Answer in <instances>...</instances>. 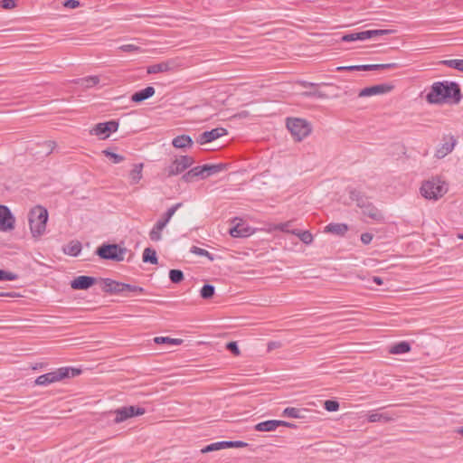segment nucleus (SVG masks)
Wrapping results in <instances>:
<instances>
[{"label": "nucleus", "mask_w": 463, "mask_h": 463, "mask_svg": "<svg viewBox=\"0 0 463 463\" xmlns=\"http://www.w3.org/2000/svg\"><path fill=\"white\" fill-rule=\"evenodd\" d=\"M28 221L33 237L39 238L45 232L48 211L44 207L37 205L29 212Z\"/></svg>", "instance_id": "f03ea898"}, {"label": "nucleus", "mask_w": 463, "mask_h": 463, "mask_svg": "<svg viewBox=\"0 0 463 463\" xmlns=\"http://www.w3.org/2000/svg\"><path fill=\"white\" fill-rule=\"evenodd\" d=\"M374 33H374L373 30H367V31L358 32L357 33V37H359V41H364V40L375 37Z\"/></svg>", "instance_id": "09e8293b"}, {"label": "nucleus", "mask_w": 463, "mask_h": 463, "mask_svg": "<svg viewBox=\"0 0 463 463\" xmlns=\"http://www.w3.org/2000/svg\"><path fill=\"white\" fill-rule=\"evenodd\" d=\"M457 140L453 136H445L443 143L436 149L435 156L437 158H443L452 152L456 146Z\"/></svg>", "instance_id": "ddd939ff"}, {"label": "nucleus", "mask_w": 463, "mask_h": 463, "mask_svg": "<svg viewBox=\"0 0 463 463\" xmlns=\"http://www.w3.org/2000/svg\"><path fill=\"white\" fill-rule=\"evenodd\" d=\"M102 290L108 294L124 295V283L113 280L111 279H102Z\"/></svg>", "instance_id": "2eb2a0df"}, {"label": "nucleus", "mask_w": 463, "mask_h": 463, "mask_svg": "<svg viewBox=\"0 0 463 463\" xmlns=\"http://www.w3.org/2000/svg\"><path fill=\"white\" fill-rule=\"evenodd\" d=\"M226 167H227V165L225 164H222V163L216 164V165H201L203 175V179L225 170Z\"/></svg>", "instance_id": "4be33fe9"}, {"label": "nucleus", "mask_w": 463, "mask_h": 463, "mask_svg": "<svg viewBox=\"0 0 463 463\" xmlns=\"http://www.w3.org/2000/svg\"><path fill=\"white\" fill-rule=\"evenodd\" d=\"M155 92H156V90L154 87L147 86L146 88L133 93L131 96V101H133L135 103L143 102L144 100L154 96Z\"/></svg>", "instance_id": "f3484780"}, {"label": "nucleus", "mask_w": 463, "mask_h": 463, "mask_svg": "<svg viewBox=\"0 0 463 463\" xmlns=\"http://www.w3.org/2000/svg\"><path fill=\"white\" fill-rule=\"evenodd\" d=\"M63 6L66 8H77L80 5V3L78 0H66L63 2Z\"/></svg>", "instance_id": "5fc2aeb1"}, {"label": "nucleus", "mask_w": 463, "mask_h": 463, "mask_svg": "<svg viewBox=\"0 0 463 463\" xmlns=\"http://www.w3.org/2000/svg\"><path fill=\"white\" fill-rule=\"evenodd\" d=\"M283 423L281 426H285V427H288V428H296L297 425L294 424V423H290V422H288V421H284L283 420Z\"/></svg>", "instance_id": "774afa93"}, {"label": "nucleus", "mask_w": 463, "mask_h": 463, "mask_svg": "<svg viewBox=\"0 0 463 463\" xmlns=\"http://www.w3.org/2000/svg\"><path fill=\"white\" fill-rule=\"evenodd\" d=\"M127 252L126 248H122L118 244L104 243L99 246L96 254L102 260H109L114 261H122Z\"/></svg>", "instance_id": "39448f33"}, {"label": "nucleus", "mask_w": 463, "mask_h": 463, "mask_svg": "<svg viewBox=\"0 0 463 463\" xmlns=\"http://www.w3.org/2000/svg\"><path fill=\"white\" fill-rule=\"evenodd\" d=\"M182 203H177L174 205H172L162 216L160 219L162 222H165V223H168L175 213L182 206Z\"/></svg>", "instance_id": "c9c22d12"}, {"label": "nucleus", "mask_w": 463, "mask_h": 463, "mask_svg": "<svg viewBox=\"0 0 463 463\" xmlns=\"http://www.w3.org/2000/svg\"><path fill=\"white\" fill-rule=\"evenodd\" d=\"M300 85L306 88V87H315L317 84L312 83V82H307V81H301Z\"/></svg>", "instance_id": "338daca9"}, {"label": "nucleus", "mask_w": 463, "mask_h": 463, "mask_svg": "<svg viewBox=\"0 0 463 463\" xmlns=\"http://www.w3.org/2000/svg\"><path fill=\"white\" fill-rule=\"evenodd\" d=\"M296 235L298 236L300 241L304 242L305 244H310L313 241V235L308 231H298L297 232H294Z\"/></svg>", "instance_id": "ea45409f"}, {"label": "nucleus", "mask_w": 463, "mask_h": 463, "mask_svg": "<svg viewBox=\"0 0 463 463\" xmlns=\"http://www.w3.org/2000/svg\"><path fill=\"white\" fill-rule=\"evenodd\" d=\"M97 282V279L90 276H78L71 281V287L75 290H84L92 287Z\"/></svg>", "instance_id": "4468645a"}, {"label": "nucleus", "mask_w": 463, "mask_h": 463, "mask_svg": "<svg viewBox=\"0 0 463 463\" xmlns=\"http://www.w3.org/2000/svg\"><path fill=\"white\" fill-rule=\"evenodd\" d=\"M83 82L86 87L90 88V87H93V86L97 85L99 82V79L97 76H91V77L83 79Z\"/></svg>", "instance_id": "3c124183"}, {"label": "nucleus", "mask_w": 463, "mask_h": 463, "mask_svg": "<svg viewBox=\"0 0 463 463\" xmlns=\"http://www.w3.org/2000/svg\"><path fill=\"white\" fill-rule=\"evenodd\" d=\"M461 91L459 85L454 81H437L434 82L430 90L426 95V100L430 104H458L461 100Z\"/></svg>", "instance_id": "f257e3e1"}, {"label": "nucleus", "mask_w": 463, "mask_h": 463, "mask_svg": "<svg viewBox=\"0 0 463 463\" xmlns=\"http://www.w3.org/2000/svg\"><path fill=\"white\" fill-rule=\"evenodd\" d=\"M16 296H18V294L14 291H8V292L0 291V297L14 298Z\"/></svg>", "instance_id": "e2e57ef3"}, {"label": "nucleus", "mask_w": 463, "mask_h": 463, "mask_svg": "<svg viewBox=\"0 0 463 463\" xmlns=\"http://www.w3.org/2000/svg\"><path fill=\"white\" fill-rule=\"evenodd\" d=\"M440 63L463 72V60L461 59L444 60Z\"/></svg>", "instance_id": "72a5a7b5"}, {"label": "nucleus", "mask_w": 463, "mask_h": 463, "mask_svg": "<svg viewBox=\"0 0 463 463\" xmlns=\"http://www.w3.org/2000/svg\"><path fill=\"white\" fill-rule=\"evenodd\" d=\"M227 134V130L223 128H216L210 131H204L198 136L196 142L203 145L212 142Z\"/></svg>", "instance_id": "f8f14e48"}, {"label": "nucleus", "mask_w": 463, "mask_h": 463, "mask_svg": "<svg viewBox=\"0 0 463 463\" xmlns=\"http://www.w3.org/2000/svg\"><path fill=\"white\" fill-rule=\"evenodd\" d=\"M145 412V408L131 405L120 407L115 411H110L109 413L115 415L113 422L118 424L132 417L143 415Z\"/></svg>", "instance_id": "0eeeda50"}, {"label": "nucleus", "mask_w": 463, "mask_h": 463, "mask_svg": "<svg viewBox=\"0 0 463 463\" xmlns=\"http://www.w3.org/2000/svg\"><path fill=\"white\" fill-rule=\"evenodd\" d=\"M118 49L122 52H132L139 51L140 47H138L135 44H124V45L119 46Z\"/></svg>", "instance_id": "864d4df0"}, {"label": "nucleus", "mask_w": 463, "mask_h": 463, "mask_svg": "<svg viewBox=\"0 0 463 463\" xmlns=\"http://www.w3.org/2000/svg\"><path fill=\"white\" fill-rule=\"evenodd\" d=\"M15 219L10 209L5 205H0V231L7 232L14 228Z\"/></svg>", "instance_id": "9d476101"}, {"label": "nucleus", "mask_w": 463, "mask_h": 463, "mask_svg": "<svg viewBox=\"0 0 463 463\" xmlns=\"http://www.w3.org/2000/svg\"><path fill=\"white\" fill-rule=\"evenodd\" d=\"M348 231V226L345 223H329L326 226V232L343 236Z\"/></svg>", "instance_id": "bb28decb"}, {"label": "nucleus", "mask_w": 463, "mask_h": 463, "mask_svg": "<svg viewBox=\"0 0 463 463\" xmlns=\"http://www.w3.org/2000/svg\"><path fill=\"white\" fill-rule=\"evenodd\" d=\"M18 279V275L11 271H6L0 269V281L3 280H15Z\"/></svg>", "instance_id": "c03bdc74"}, {"label": "nucleus", "mask_w": 463, "mask_h": 463, "mask_svg": "<svg viewBox=\"0 0 463 463\" xmlns=\"http://www.w3.org/2000/svg\"><path fill=\"white\" fill-rule=\"evenodd\" d=\"M229 233L234 238H243L250 235V228L244 225V223H237L230 229Z\"/></svg>", "instance_id": "412c9836"}, {"label": "nucleus", "mask_w": 463, "mask_h": 463, "mask_svg": "<svg viewBox=\"0 0 463 463\" xmlns=\"http://www.w3.org/2000/svg\"><path fill=\"white\" fill-rule=\"evenodd\" d=\"M410 351H411V345L406 341L399 342V343L395 344L394 345H392L390 349V353L394 354H405Z\"/></svg>", "instance_id": "c85d7f7f"}, {"label": "nucleus", "mask_w": 463, "mask_h": 463, "mask_svg": "<svg viewBox=\"0 0 463 463\" xmlns=\"http://www.w3.org/2000/svg\"><path fill=\"white\" fill-rule=\"evenodd\" d=\"M184 272L181 269H170L169 279L174 284H178L184 280Z\"/></svg>", "instance_id": "e433bc0d"}, {"label": "nucleus", "mask_w": 463, "mask_h": 463, "mask_svg": "<svg viewBox=\"0 0 463 463\" xmlns=\"http://www.w3.org/2000/svg\"><path fill=\"white\" fill-rule=\"evenodd\" d=\"M105 156H107L109 160L114 164H119L125 160V157L119 154L114 153L109 149H105L102 151Z\"/></svg>", "instance_id": "4c0bfd02"}, {"label": "nucleus", "mask_w": 463, "mask_h": 463, "mask_svg": "<svg viewBox=\"0 0 463 463\" xmlns=\"http://www.w3.org/2000/svg\"><path fill=\"white\" fill-rule=\"evenodd\" d=\"M448 191L446 184L439 179H431L425 181L420 187V194L429 200H438Z\"/></svg>", "instance_id": "20e7f679"}, {"label": "nucleus", "mask_w": 463, "mask_h": 463, "mask_svg": "<svg viewBox=\"0 0 463 463\" xmlns=\"http://www.w3.org/2000/svg\"><path fill=\"white\" fill-rule=\"evenodd\" d=\"M373 238V234L369 232H364L361 235V241L365 245L369 244L372 241Z\"/></svg>", "instance_id": "052dcab7"}, {"label": "nucleus", "mask_w": 463, "mask_h": 463, "mask_svg": "<svg viewBox=\"0 0 463 463\" xmlns=\"http://www.w3.org/2000/svg\"><path fill=\"white\" fill-rule=\"evenodd\" d=\"M81 373L80 369L72 367H61L55 371L42 374L35 379L36 385L46 386L61 380L71 378L79 375Z\"/></svg>", "instance_id": "7ed1b4c3"}, {"label": "nucleus", "mask_w": 463, "mask_h": 463, "mask_svg": "<svg viewBox=\"0 0 463 463\" xmlns=\"http://www.w3.org/2000/svg\"><path fill=\"white\" fill-rule=\"evenodd\" d=\"M367 420L369 422H378V421L388 422V421L392 420L393 418L389 413H386V412H383V413L372 412L368 415Z\"/></svg>", "instance_id": "cd10ccee"}, {"label": "nucleus", "mask_w": 463, "mask_h": 463, "mask_svg": "<svg viewBox=\"0 0 463 463\" xmlns=\"http://www.w3.org/2000/svg\"><path fill=\"white\" fill-rule=\"evenodd\" d=\"M374 33H374L373 30H367V31L358 32L357 33V37H359V41H364V40L375 37Z\"/></svg>", "instance_id": "de8ad7c7"}, {"label": "nucleus", "mask_w": 463, "mask_h": 463, "mask_svg": "<svg viewBox=\"0 0 463 463\" xmlns=\"http://www.w3.org/2000/svg\"><path fill=\"white\" fill-rule=\"evenodd\" d=\"M373 281L379 286L383 284V279L377 276L373 277Z\"/></svg>", "instance_id": "69168bd1"}, {"label": "nucleus", "mask_w": 463, "mask_h": 463, "mask_svg": "<svg viewBox=\"0 0 463 463\" xmlns=\"http://www.w3.org/2000/svg\"><path fill=\"white\" fill-rule=\"evenodd\" d=\"M15 6V1L14 0H2L1 1V7L4 9L10 10Z\"/></svg>", "instance_id": "bf43d9fd"}, {"label": "nucleus", "mask_w": 463, "mask_h": 463, "mask_svg": "<svg viewBox=\"0 0 463 463\" xmlns=\"http://www.w3.org/2000/svg\"><path fill=\"white\" fill-rule=\"evenodd\" d=\"M302 96L307 98H324L325 94L321 93L320 91L315 90V91H304L302 93Z\"/></svg>", "instance_id": "4d7b16f0"}, {"label": "nucleus", "mask_w": 463, "mask_h": 463, "mask_svg": "<svg viewBox=\"0 0 463 463\" xmlns=\"http://www.w3.org/2000/svg\"><path fill=\"white\" fill-rule=\"evenodd\" d=\"M43 146L45 147V153H46V155H49V154H51V153L53 151V149H54V147H55L56 144H55V142H54V141H51V140H49V141H45V142L43 144Z\"/></svg>", "instance_id": "13d9d810"}, {"label": "nucleus", "mask_w": 463, "mask_h": 463, "mask_svg": "<svg viewBox=\"0 0 463 463\" xmlns=\"http://www.w3.org/2000/svg\"><path fill=\"white\" fill-rule=\"evenodd\" d=\"M371 71L385 70V69H395L398 68L397 63H385V64H371Z\"/></svg>", "instance_id": "49530a36"}, {"label": "nucleus", "mask_w": 463, "mask_h": 463, "mask_svg": "<svg viewBox=\"0 0 463 463\" xmlns=\"http://www.w3.org/2000/svg\"><path fill=\"white\" fill-rule=\"evenodd\" d=\"M215 288L211 284H204L200 290V296L203 299H210L213 297Z\"/></svg>", "instance_id": "f704fd0d"}, {"label": "nucleus", "mask_w": 463, "mask_h": 463, "mask_svg": "<svg viewBox=\"0 0 463 463\" xmlns=\"http://www.w3.org/2000/svg\"><path fill=\"white\" fill-rule=\"evenodd\" d=\"M118 128V122L116 120H110L107 122L98 123L90 130L91 135L102 136L101 139H105L109 137L111 132H116Z\"/></svg>", "instance_id": "1a4fd4ad"}, {"label": "nucleus", "mask_w": 463, "mask_h": 463, "mask_svg": "<svg viewBox=\"0 0 463 463\" xmlns=\"http://www.w3.org/2000/svg\"><path fill=\"white\" fill-rule=\"evenodd\" d=\"M324 408L327 411H336L339 410V402L334 400H326L324 402Z\"/></svg>", "instance_id": "a18cd8bd"}, {"label": "nucleus", "mask_w": 463, "mask_h": 463, "mask_svg": "<svg viewBox=\"0 0 463 463\" xmlns=\"http://www.w3.org/2000/svg\"><path fill=\"white\" fill-rule=\"evenodd\" d=\"M287 128L298 141H301L311 132L309 123L307 120L298 118H288Z\"/></svg>", "instance_id": "423d86ee"}, {"label": "nucleus", "mask_w": 463, "mask_h": 463, "mask_svg": "<svg viewBox=\"0 0 463 463\" xmlns=\"http://www.w3.org/2000/svg\"><path fill=\"white\" fill-rule=\"evenodd\" d=\"M373 31L375 33L374 36L386 35V34H390L394 32L393 30H390V29H377V30H373Z\"/></svg>", "instance_id": "680f3d73"}, {"label": "nucleus", "mask_w": 463, "mask_h": 463, "mask_svg": "<svg viewBox=\"0 0 463 463\" xmlns=\"http://www.w3.org/2000/svg\"><path fill=\"white\" fill-rule=\"evenodd\" d=\"M341 40L343 42H354L359 41V37H357V33H352L343 35Z\"/></svg>", "instance_id": "6e6d98bb"}, {"label": "nucleus", "mask_w": 463, "mask_h": 463, "mask_svg": "<svg viewBox=\"0 0 463 463\" xmlns=\"http://www.w3.org/2000/svg\"><path fill=\"white\" fill-rule=\"evenodd\" d=\"M172 145L176 148L190 147L193 145V140L188 135H181L173 139Z\"/></svg>", "instance_id": "a878e982"}, {"label": "nucleus", "mask_w": 463, "mask_h": 463, "mask_svg": "<svg viewBox=\"0 0 463 463\" xmlns=\"http://www.w3.org/2000/svg\"><path fill=\"white\" fill-rule=\"evenodd\" d=\"M394 86L392 84H378L370 86L367 88L363 89L358 96L359 97H370L373 95H379V94H384L392 91L393 90Z\"/></svg>", "instance_id": "9b49d317"}, {"label": "nucleus", "mask_w": 463, "mask_h": 463, "mask_svg": "<svg viewBox=\"0 0 463 463\" xmlns=\"http://www.w3.org/2000/svg\"><path fill=\"white\" fill-rule=\"evenodd\" d=\"M172 64H173V61H170L152 64L146 68V72L148 74L166 72L172 69Z\"/></svg>", "instance_id": "5701e85b"}, {"label": "nucleus", "mask_w": 463, "mask_h": 463, "mask_svg": "<svg viewBox=\"0 0 463 463\" xmlns=\"http://www.w3.org/2000/svg\"><path fill=\"white\" fill-rule=\"evenodd\" d=\"M282 424H284L283 420H269L256 424L255 430L260 432L273 431Z\"/></svg>", "instance_id": "a211bd4d"}, {"label": "nucleus", "mask_w": 463, "mask_h": 463, "mask_svg": "<svg viewBox=\"0 0 463 463\" xmlns=\"http://www.w3.org/2000/svg\"><path fill=\"white\" fill-rule=\"evenodd\" d=\"M194 163V159L190 156H180L175 157L172 164L165 168L166 175L171 177L182 174L193 165Z\"/></svg>", "instance_id": "6e6552de"}, {"label": "nucleus", "mask_w": 463, "mask_h": 463, "mask_svg": "<svg viewBox=\"0 0 463 463\" xmlns=\"http://www.w3.org/2000/svg\"><path fill=\"white\" fill-rule=\"evenodd\" d=\"M81 248V243L79 241H71L63 248V252L67 255L76 257L80 253Z\"/></svg>", "instance_id": "393cba45"}, {"label": "nucleus", "mask_w": 463, "mask_h": 463, "mask_svg": "<svg viewBox=\"0 0 463 463\" xmlns=\"http://www.w3.org/2000/svg\"><path fill=\"white\" fill-rule=\"evenodd\" d=\"M226 349L236 356L240 355V354H241L239 346H238L237 343L234 341L227 343Z\"/></svg>", "instance_id": "8fccbe9b"}, {"label": "nucleus", "mask_w": 463, "mask_h": 463, "mask_svg": "<svg viewBox=\"0 0 463 463\" xmlns=\"http://www.w3.org/2000/svg\"><path fill=\"white\" fill-rule=\"evenodd\" d=\"M283 416L285 417H289V418H294V419H298V418H300V410L298 409V408H294V407H288L286 408L284 411H283V413H282Z\"/></svg>", "instance_id": "37998d69"}, {"label": "nucleus", "mask_w": 463, "mask_h": 463, "mask_svg": "<svg viewBox=\"0 0 463 463\" xmlns=\"http://www.w3.org/2000/svg\"><path fill=\"white\" fill-rule=\"evenodd\" d=\"M349 197L352 201H354L356 203V205L362 210L364 207H367V205H369L370 203H372L369 201V198L364 194L356 189H352L349 192Z\"/></svg>", "instance_id": "dca6fc26"}, {"label": "nucleus", "mask_w": 463, "mask_h": 463, "mask_svg": "<svg viewBox=\"0 0 463 463\" xmlns=\"http://www.w3.org/2000/svg\"><path fill=\"white\" fill-rule=\"evenodd\" d=\"M280 343L279 342H275V341H272V342H269L268 344V350L270 351V350H273L275 348H279L280 347Z\"/></svg>", "instance_id": "0e129e2a"}, {"label": "nucleus", "mask_w": 463, "mask_h": 463, "mask_svg": "<svg viewBox=\"0 0 463 463\" xmlns=\"http://www.w3.org/2000/svg\"><path fill=\"white\" fill-rule=\"evenodd\" d=\"M143 261L146 263L157 264L156 251L152 248H146L142 256Z\"/></svg>", "instance_id": "7c9ffc66"}, {"label": "nucleus", "mask_w": 463, "mask_h": 463, "mask_svg": "<svg viewBox=\"0 0 463 463\" xmlns=\"http://www.w3.org/2000/svg\"><path fill=\"white\" fill-rule=\"evenodd\" d=\"M227 449L230 448H244L248 446V443L241 441V440H226Z\"/></svg>", "instance_id": "603ef678"}, {"label": "nucleus", "mask_w": 463, "mask_h": 463, "mask_svg": "<svg viewBox=\"0 0 463 463\" xmlns=\"http://www.w3.org/2000/svg\"><path fill=\"white\" fill-rule=\"evenodd\" d=\"M134 293V294H143L145 293V288L139 286H135L131 284L124 283V293ZM124 296H127L124 294Z\"/></svg>", "instance_id": "a19ab883"}, {"label": "nucleus", "mask_w": 463, "mask_h": 463, "mask_svg": "<svg viewBox=\"0 0 463 463\" xmlns=\"http://www.w3.org/2000/svg\"><path fill=\"white\" fill-rule=\"evenodd\" d=\"M362 213L364 216H367L377 222H383L384 221V217L381 211H379L373 203L364 207L362 210Z\"/></svg>", "instance_id": "6ab92c4d"}, {"label": "nucleus", "mask_w": 463, "mask_h": 463, "mask_svg": "<svg viewBox=\"0 0 463 463\" xmlns=\"http://www.w3.org/2000/svg\"><path fill=\"white\" fill-rule=\"evenodd\" d=\"M371 64H367V65H352V66H341V67H337L336 68V71H371Z\"/></svg>", "instance_id": "58836bf2"}, {"label": "nucleus", "mask_w": 463, "mask_h": 463, "mask_svg": "<svg viewBox=\"0 0 463 463\" xmlns=\"http://www.w3.org/2000/svg\"><path fill=\"white\" fill-rule=\"evenodd\" d=\"M167 224L161 220H158L156 223L154 225L152 230L149 232V238L153 241H158L162 239L161 232Z\"/></svg>", "instance_id": "b1692460"}, {"label": "nucleus", "mask_w": 463, "mask_h": 463, "mask_svg": "<svg viewBox=\"0 0 463 463\" xmlns=\"http://www.w3.org/2000/svg\"><path fill=\"white\" fill-rule=\"evenodd\" d=\"M154 342L157 345L168 344L179 345L183 343V340L179 338H171L169 336H156L154 338Z\"/></svg>", "instance_id": "473e14b6"}, {"label": "nucleus", "mask_w": 463, "mask_h": 463, "mask_svg": "<svg viewBox=\"0 0 463 463\" xmlns=\"http://www.w3.org/2000/svg\"><path fill=\"white\" fill-rule=\"evenodd\" d=\"M197 179H203L201 165L190 169L182 175V180L185 183H193Z\"/></svg>", "instance_id": "aec40b11"}, {"label": "nucleus", "mask_w": 463, "mask_h": 463, "mask_svg": "<svg viewBox=\"0 0 463 463\" xmlns=\"http://www.w3.org/2000/svg\"><path fill=\"white\" fill-rule=\"evenodd\" d=\"M192 253L194 254H196L198 256H203V257H206L208 258L211 261H213L214 260L213 258V255L212 253H210L208 250H204V249H202V248H199V247H196V246H193L191 248V250H190Z\"/></svg>", "instance_id": "79ce46f5"}, {"label": "nucleus", "mask_w": 463, "mask_h": 463, "mask_svg": "<svg viewBox=\"0 0 463 463\" xmlns=\"http://www.w3.org/2000/svg\"><path fill=\"white\" fill-rule=\"evenodd\" d=\"M143 163L134 165L133 169L129 173L132 184H137L142 178Z\"/></svg>", "instance_id": "c756f323"}, {"label": "nucleus", "mask_w": 463, "mask_h": 463, "mask_svg": "<svg viewBox=\"0 0 463 463\" xmlns=\"http://www.w3.org/2000/svg\"><path fill=\"white\" fill-rule=\"evenodd\" d=\"M224 449H227L226 440L211 443L203 448L201 452L204 454Z\"/></svg>", "instance_id": "2f4dec72"}]
</instances>
